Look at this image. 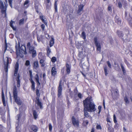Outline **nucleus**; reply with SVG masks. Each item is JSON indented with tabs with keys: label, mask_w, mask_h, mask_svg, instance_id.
Here are the masks:
<instances>
[{
	"label": "nucleus",
	"mask_w": 132,
	"mask_h": 132,
	"mask_svg": "<svg viewBox=\"0 0 132 132\" xmlns=\"http://www.w3.org/2000/svg\"><path fill=\"white\" fill-rule=\"evenodd\" d=\"M114 90H115V92H114V93H116L118 95H119V91H118V89H117L116 88V89H115Z\"/></svg>",
	"instance_id": "nucleus-48"
},
{
	"label": "nucleus",
	"mask_w": 132,
	"mask_h": 132,
	"mask_svg": "<svg viewBox=\"0 0 132 132\" xmlns=\"http://www.w3.org/2000/svg\"><path fill=\"white\" fill-rule=\"evenodd\" d=\"M80 72H81V73L82 74L83 76L84 77V78H86V75L85 74H84L81 71Z\"/></svg>",
	"instance_id": "nucleus-63"
},
{
	"label": "nucleus",
	"mask_w": 132,
	"mask_h": 132,
	"mask_svg": "<svg viewBox=\"0 0 132 132\" xmlns=\"http://www.w3.org/2000/svg\"><path fill=\"white\" fill-rule=\"evenodd\" d=\"M62 80L61 79L60 81L59 86L58 87V94L57 96L59 97L62 94Z\"/></svg>",
	"instance_id": "nucleus-10"
},
{
	"label": "nucleus",
	"mask_w": 132,
	"mask_h": 132,
	"mask_svg": "<svg viewBox=\"0 0 132 132\" xmlns=\"http://www.w3.org/2000/svg\"><path fill=\"white\" fill-rule=\"evenodd\" d=\"M78 92V90H77V88L76 87L75 88L74 90V93H75L76 95L77 94Z\"/></svg>",
	"instance_id": "nucleus-49"
},
{
	"label": "nucleus",
	"mask_w": 132,
	"mask_h": 132,
	"mask_svg": "<svg viewBox=\"0 0 132 132\" xmlns=\"http://www.w3.org/2000/svg\"><path fill=\"white\" fill-rule=\"evenodd\" d=\"M41 27L43 30H44L45 27V25H41Z\"/></svg>",
	"instance_id": "nucleus-60"
},
{
	"label": "nucleus",
	"mask_w": 132,
	"mask_h": 132,
	"mask_svg": "<svg viewBox=\"0 0 132 132\" xmlns=\"http://www.w3.org/2000/svg\"><path fill=\"white\" fill-rule=\"evenodd\" d=\"M88 123V120L84 121L83 122V124L84 126H86Z\"/></svg>",
	"instance_id": "nucleus-36"
},
{
	"label": "nucleus",
	"mask_w": 132,
	"mask_h": 132,
	"mask_svg": "<svg viewBox=\"0 0 132 132\" xmlns=\"http://www.w3.org/2000/svg\"><path fill=\"white\" fill-rule=\"evenodd\" d=\"M96 128L97 129L101 130L102 128L100 125H98L96 126Z\"/></svg>",
	"instance_id": "nucleus-39"
},
{
	"label": "nucleus",
	"mask_w": 132,
	"mask_h": 132,
	"mask_svg": "<svg viewBox=\"0 0 132 132\" xmlns=\"http://www.w3.org/2000/svg\"><path fill=\"white\" fill-rule=\"evenodd\" d=\"M33 114L34 119L36 120L38 117V114H37V111L35 110L33 111Z\"/></svg>",
	"instance_id": "nucleus-23"
},
{
	"label": "nucleus",
	"mask_w": 132,
	"mask_h": 132,
	"mask_svg": "<svg viewBox=\"0 0 132 132\" xmlns=\"http://www.w3.org/2000/svg\"><path fill=\"white\" fill-rule=\"evenodd\" d=\"M104 71L105 73V75L106 76L108 74L107 72V67L106 66L105 67H104Z\"/></svg>",
	"instance_id": "nucleus-35"
},
{
	"label": "nucleus",
	"mask_w": 132,
	"mask_h": 132,
	"mask_svg": "<svg viewBox=\"0 0 132 132\" xmlns=\"http://www.w3.org/2000/svg\"><path fill=\"white\" fill-rule=\"evenodd\" d=\"M39 67L38 62L37 61L34 62L33 64V67L36 69H37Z\"/></svg>",
	"instance_id": "nucleus-26"
},
{
	"label": "nucleus",
	"mask_w": 132,
	"mask_h": 132,
	"mask_svg": "<svg viewBox=\"0 0 132 132\" xmlns=\"http://www.w3.org/2000/svg\"><path fill=\"white\" fill-rule=\"evenodd\" d=\"M51 75L52 77H55L57 74V70L55 66L52 67L51 70Z\"/></svg>",
	"instance_id": "nucleus-14"
},
{
	"label": "nucleus",
	"mask_w": 132,
	"mask_h": 132,
	"mask_svg": "<svg viewBox=\"0 0 132 132\" xmlns=\"http://www.w3.org/2000/svg\"><path fill=\"white\" fill-rule=\"evenodd\" d=\"M56 60L57 59L56 57L53 56L52 57L51 59V61L53 63H54L56 61Z\"/></svg>",
	"instance_id": "nucleus-32"
},
{
	"label": "nucleus",
	"mask_w": 132,
	"mask_h": 132,
	"mask_svg": "<svg viewBox=\"0 0 132 132\" xmlns=\"http://www.w3.org/2000/svg\"><path fill=\"white\" fill-rule=\"evenodd\" d=\"M120 66L123 75H125L126 73V71L125 70L123 65L122 64H120Z\"/></svg>",
	"instance_id": "nucleus-28"
},
{
	"label": "nucleus",
	"mask_w": 132,
	"mask_h": 132,
	"mask_svg": "<svg viewBox=\"0 0 132 132\" xmlns=\"http://www.w3.org/2000/svg\"><path fill=\"white\" fill-rule=\"evenodd\" d=\"M46 83V79H43L42 82L41 83L42 85L43 86Z\"/></svg>",
	"instance_id": "nucleus-40"
},
{
	"label": "nucleus",
	"mask_w": 132,
	"mask_h": 132,
	"mask_svg": "<svg viewBox=\"0 0 132 132\" xmlns=\"http://www.w3.org/2000/svg\"><path fill=\"white\" fill-rule=\"evenodd\" d=\"M124 100L126 103V105L129 103V101L127 96H125L124 98Z\"/></svg>",
	"instance_id": "nucleus-30"
},
{
	"label": "nucleus",
	"mask_w": 132,
	"mask_h": 132,
	"mask_svg": "<svg viewBox=\"0 0 132 132\" xmlns=\"http://www.w3.org/2000/svg\"><path fill=\"white\" fill-rule=\"evenodd\" d=\"M9 37L11 38H13L14 35L13 34H10L9 35Z\"/></svg>",
	"instance_id": "nucleus-58"
},
{
	"label": "nucleus",
	"mask_w": 132,
	"mask_h": 132,
	"mask_svg": "<svg viewBox=\"0 0 132 132\" xmlns=\"http://www.w3.org/2000/svg\"><path fill=\"white\" fill-rule=\"evenodd\" d=\"M25 65L26 66H30V61L29 60H27L26 61L25 64Z\"/></svg>",
	"instance_id": "nucleus-33"
},
{
	"label": "nucleus",
	"mask_w": 132,
	"mask_h": 132,
	"mask_svg": "<svg viewBox=\"0 0 132 132\" xmlns=\"http://www.w3.org/2000/svg\"><path fill=\"white\" fill-rule=\"evenodd\" d=\"M44 59H40V63L41 64V67H44L45 65V64L44 63Z\"/></svg>",
	"instance_id": "nucleus-25"
},
{
	"label": "nucleus",
	"mask_w": 132,
	"mask_h": 132,
	"mask_svg": "<svg viewBox=\"0 0 132 132\" xmlns=\"http://www.w3.org/2000/svg\"><path fill=\"white\" fill-rule=\"evenodd\" d=\"M116 22L117 24H121V21L119 19H117Z\"/></svg>",
	"instance_id": "nucleus-38"
},
{
	"label": "nucleus",
	"mask_w": 132,
	"mask_h": 132,
	"mask_svg": "<svg viewBox=\"0 0 132 132\" xmlns=\"http://www.w3.org/2000/svg\"><path fill=\"white\" fill-rule=\"evenodd\" d=\"M4 4L3 2L0 0V7L2 9V12L3 14H4L5 17L6 16V6L5 5V3L4 2Z\"/></svg>",
	"instance_id": "nucleus-8"
},
{
	"label": "nucleus",
	"mask_w": 132,
	"mask_h": 132,
	"mask_svg": "<svg viewBox=\"0 0 132 132\" xmlns=\"http://www.w3.org/2000/svg\"><path fill=\"white\" fill-rule=\"evenodd\" d=\"M7 58L6 61L4 62V69L5 72V73L6 75L7 74V72L8 71V67L9 64L11 63L12 60L10 58L8 57H6Z\"/></svg>",
	"instance_id": "nucleus-6"
},
{
	"label": "nucleus",
	"mask_w": 132,
	"mask_h": 132,
	"mask_svg": "<svg viewBox=\"0 0 132 132\" xmlns=\"http://www.w3.org/2000/svg\"><path fill=\"white\" fill-rule=\"evenodd\" d=\"M80 72H81V73L82 74L83 76L84 77V78H86V75L85 74H84L81 71Z\"/></svg>",
	"instance_id": "nucleus-62"
},
{
	"label": "nucleus",
	"mask_w": 132,
	"mask_h": 132,
	"mask_svg": "<svg viewBox=\"0 0 132 132\" xmlns=\"http://www.w3.org/2000/svg\"><path fill=\"white\" fill-rule=\"evenodd\" d=\"M43 36L42 35H41L40 37L37 35V38L38 41V42H39L40 41H43Z\"/></svg>",
	"instance_id": "nucleus-24"
},
{
	"label": "nucleus",
	"mask_w": 132,
	"mask_h": 132,
	"mask_svg": "<svg viewBox=\"0 0 132 132\" xmlns=\"http://www.w3.org/2000/svg\"><path fill=\"white\" fill-rule=\"evenodd\" d=\"M3 110L1 108H0V113L1 115H2V112H3Z\"/></svg>",
	"instance_id": "nucleus-59"
},
{
	"label": "nucleus",
	"mask_w": 132,
	"mask_h": 132,
	"mask_svg": "<svg viewBox=\"0 0 132 132\" xmlns=\"http://www.w3.org/2000/svg\"><path fill=\"white\" fill-rule=\"evenodd\" d=\"M92 101V96H88L83 101L84 107V119L85 118H90V116L87 112H94L96 110V105Z\"/></svg>",
	"instance_id": "nucleus-1"
},
{
	"label": "nucleus",
	"mask_w": 132,
	"mask_h": 132,
	"mask_svg": "<svg viewBox=\"0 0 132 132\" xmlns=\"http://www.w3.org/2000/svg\"><path fill=\"white\" fill-rule=\"evenodd\" d=\"M18 49L19 52H21L25 55L27 54L26 47L24 45H22L21 47H20V45H19Z\"/></svg>",
	"instance_id": "nucleus-11"
},
{
	"label": "nucleus",
	"mask_w": 132,
	"mask_h": 132,
	"mask_svg": "<svg viewBox=\"0 0 132 132\" xmlns=\"http://www.w3.org/2000/svg\"><path fill=\"white\" fill-rule=\"evenodd\" d=\"M2 103L4 106H6V104L5 99V97L3 90H2Z\"/></svg>",
	"instance_id": "nucleus-16"
},
{
	"label": "nucleus",
	"mask_w": 132,
	"mask_h": 132,
	"mask_svg": "<svg viewBox=\"0 0 132 132\" xmlns=\"http://www.w3.org/2000/svg\"><path fill=\"white\" fill-rule=\"evenodd\" d=\"M18 92L16 87L15 85L14 86L13 92V99L15 102L18 105H22L21 108L25 106V105L22 104V102L20 99V98L18 96Z\"/></svg>",
	"instance_id": "nucleus-2"
},
{
	"label": "nucleus",
	"mask_w": 132,
	"mask_h": 132,
	"mask_svg": "<svg viewBox=\"0 0 132 132\" xmlns=\"http://www.w3.org/2000/svg\"><path fill=\"white\" fill-rule=\"evenodd\" d=\"M7 43L5 44V51L7 49Z\"/></svg>",
	"instance_id": "nucleus-57"
},
{
	"label": "nucleus",
	"mask_w": 132,
	"mask_h": 132,
	"mask_svg": "<svg viewBox=\"0 0 132 132\" xmlns=\"http://www.w3.org/2000/svg\"><path fill=\"white\" fill-rule=\"evenodd\" d=\"M49 129L50 131H51L52 130V127L51 123H49L48 124Z\"/></svg>",
	"instance_id": "nucleus-37"
},
{
	"label": "nucleus",
	"mask_w": 132,
	"mask_h": 132,
	"mask_svg": "<svg viewBox=\"0 0 132 132\" xmlns=\"http://www.w3.org/2000/svg\"><path fill=\"white\" fill-rule=\"evenodd\" d=\"M17 116L18 117L17 119L18 120L20 119L21 117V115L20 114H18L17 115Z\"/></svg>",
	"instance_id": "nucleus-56"
},
{
	"label": "nucleus",
	"mask_w": 132,
	"mask_h": 132,
	"mask_svg": "<svg viewBox=\"0 0 132 132\" xmlns=\"http://www.w3.org/2000/svg\"><path fill=\"white\" fill-rule=\"evenodd\" d=\"M47 51V56L49 57L50 54L51 52V49L49 46H47L46 48Z\"/></svg>",
	"instance_id": "nucleus-27"
},
{
	"label": "nucleus",
	"mask_w": 132,
	"mask_h": 132,
	"mask_svg": "<svg viewBox=\"0 0 132 132\" xmlns=\"http://www.w3.org/2000/svg\"><path fill=\"white\" fill-rule=\"evenodd\" d=\"M29 2V1L28 0H26L24 3V5L25 6Z\"/></svg>",
	"instance_id": "nucleus-55"
},
{
	"label": "nucleus",
	"mask_w": 132,
	"mask_h": 132,
	"mask_svg": "<svg viewBox=\"0 0 132 132\" xmlns=\"http://www.w3.org/2000/svg\"><path fill=\"white\" fill-rule=\"evenodd\" d=\"M81 36L84 39H85L86 38V35L85 32L83 31L82 32Z\"/></svg>",
	"instance_id": "nucleus-34"
},
{
	"label": "nucleus",
	"mask_w": 132,
	"mask_h": 132,
	"mask_svg": "<svg viewBox=\"0 0 132 132\" xmlns=\"http://www.w3.org/2000/svg\"><path fill=\"white\" fill-rule=\"evenodd\" d=\"M83 6L82 5H80L79 6V9L77 12V13L79 15H80L83 12Z\"/></svg>",
	"instance_id": "nucleus-18"
},
{
	"label": "nucleus",
	"mask_w": 132,
	"mask_h": 132,
	"mask_svg": "<svg viewBox=\"0 0 132 132\" xmlns=\"http://www.w3.org/2000/svg\"><path fill=\"white\" fill-rule=\"evenodd\" d=\"M1 118L3 121L4 122H5V116H3L1 117Z\"/></svg>",
	"instance_id": "nucleus-44"
},
{
	"label": "nucleus",
	"mask_w": 132,
	"mask_h": 132,
	"mask_svg": "<svg viewBox=\"0 0 132 132\" xmlns=\"http://www.w3.org/2000/svg\"><path fill=\"white\" fill-rule=\"evenodd\" d=\"M124 62L127 65V66L128 67H129V65H130L129 63V62H128L125 59L124 61Z\"/></svg>",
	"instance_id": "nucleus-50"
},
{
	"label": "nucleus",
	"mask_w": 132,
	"mask_h": 132,
	"mask_svg": "<svg viewBox=\"0 0 132 132\" xmlns=\"http://www.w3.org/2000/svg\"><path fill=\"white\" fill-rule=\"evenodd\" d=\"M36 95L37 96L36 97V101H35L36 103L37 104L38 106H39L41 109L43 108V104L40 101L39 98L40 97V94L39 93V90L38 89H36Z\"/></svg>",
	"instance_id": "nucleus-5"
},
{
	"label": "nucleus",
	"mask_w": 132,
	"mask_h": 132,
	"mask_svg": "<svg viewBox=\"0 0 132 132\" xmlns=\"http://www.w3.org/2000/svg\"><path fill=\"white\" fill-rule=\"evenodd\" d=\"M31 128L32 130L35 132H37L38 131V128L37 126L35 125H32L31 126Z\"/></svg>",
	"instance_id": "nucleus-21"
},
{
	"label": "nucleus",
	"mask_w": 132,
	"mask_h": 132,
	"mask_svg": "<svg viewBox=\"0 0 132 132\" xmlns=\"http://www.w3.org/2000/svg\"><path fill=\"white\" fill-rule=\"evenodd\" d=\"M98 109L99 110V111L98 113L99 114L101 112L102 109V106H101L99 105L98 106Z\"/></svg>",
	"instance_id": "nucleus-46"
},
{
	"label": "nucleus",
	"mask_w": 132,
	"mask_h": 132,
	"mask_svg": "<svg viewBox=\"0 0 132 132\" xmlns=\"http://www.w3.org/2000/svg\"><path fill=\"white\" fill-rule=\"evenodd\" d=\"M107 63L108 65V67L110 68H111V65L109 62V61H108L106 62Z\"/></svg>",
	"instance_id": "nucleus-51"
},
{
	"label": "nucleus",
	"mask_w": 132,
	"mask_h": 132,
	"mask_svg": "<svg viewBox=\"0 0 132 132\" xmlns=\"http://www.w3.org/2000/svg\"><path fill=\"white\" fill-rule=\"evenodd\" d=\"M46 75L45 73H44L43 75V79H46L45 78Z\"/></svg>",
	"instance_id": "nucleus-61"
},
{
	"label": "nucleus",
	"mask_w": 132,
	"mask_h": 132,
	"mask_svg": "<svg viewBox=\"0 0 132 132\" xmlns=\"http://www.w3.org/2000/svg\"><path fill=\"white\" fill-rule=\"evenodd\" d=\"M113 121L115 123H117V121L116 119V117L114 114L113 115Z\"/></svg>",
	"instance_id": "nucleus-41"
},
{
	"label": "nucleus",
	"mask_w": 132,
	"mask_h": 132,
	"mask_svg": "<svg viewBox=\"0 0 132 132\" xmlns=\"http://www.w3.org/2000/svg\"><path fill=\"white\" fill-rule=\"evenodd\" d=\"M78 97L80 98H82V94L80 93H79L78 94Z\"/></svg>",
	"instance_id": "nucleus-43"
},
{
	"label": "nucleus",
	"mask_w": 132,
	"mask_h": 132,
	"mask_svg": "<svg viewBox=\"0 0 132 132\" xmlns=\"http://www.w3.org/2000/svg\"><path fill=\"white\" fill-rule=\"evenodd\" d=\"M117 33L118 36L119 37L122 38L123 37V34L122 31L118 30L117 31Z\"/></svg>",
	"instance_id": "nucleus-22"
},
{
	"label": "nucleus",
	"mask_w": 132,
	"mask_h": 132,
	"mask_svg": "<svg viewBox=\"0 0 132 132\" xmlns=\"http://www.w3.org/2000/svg\"><path fill=\"white\" fill-rule=\"evenodd\" d=\"M29 72L30 76V78H29V80L31 84V89L32 90L34 91L35 89V83L32 79L33 76L32 72L31 70H29Z\"/></svg>",
	"instance_id": "nucleus-7"
},
{
	"label": "nucleus",
	"mask_w": 132,
	"mask_h": 132,
	"mask_svg": "<svg viewBox=\"0 0 132 132\" xmlns=\"http://www.w3.org/2000/svg\"><path fill=\"white\" fill-rule=\"evenodd\" d=\"M65 71L67 72V74H69L71 71V66L70 64H69L68 63H66L65 64Z\"/></svg>",
	"instance_id": "nucleus-13"
},
{
	"label": "nucleus",
	"mask_w": 132,
	"mask_h": 132,
	"mask_svg": "<svg viewBox=\"0 0 132 132\" xmlns=\"http://www.w3.org/2000/svg\"><path fill=\"white\" fill-rule=\"evenodd\" d=\"M94 129V128H93L91 130V131L90 132H95Z\"/></svg>",
	"instance_id": "nucleus-64"
},
{
	"label": "nucleus",
	"mask_w": 132,
	"mask_h": 132,
	"mask_svg": "<svg viewBox=\"0 0 132 132\" xmlns=\"http://www.w3.org/2000/svg\"><path fill=\"white\" fill-rule=\"evenodd\" d=\"M108 10L109 11H110L111 12H112L111 6L109 5L108 7Z\"/></svg>",
	"instance_id": "nucleus-54"
},
{
	"label": "nucleus",
	"mask_w": 132,
	"mask_h": 132,
	"mask_svg": "<svg viewBox=\"0 0 132 132\" xmlns=\"http://www.w3.org/2000/svg\"><path fill=\"white\" fill-rule=\"evenodd\" d=\"M94 42L96 46V47L97 51H98L100 52L101 51V46L100 43L98 41L97 38L95 37L94 38Z\"/></svg>",
	"instance_id": "nucleus-9"
},
{
	"label": "nucleus",
	"mask_w": 132,
	"mask_h": 132,
	"mask_svg": "<svg viewBox=\"0 0 132 132\" xmlns=\"http://www.w3.org/2000/svg\"><path fill=\"white\" fill-rule=\"evenodd\" d=\"M51 39L49 41V46L50 47L53 46L54 43V39L53 35L50 36Z\"/></svg>",
	"instance_id": "nucleus-17"
},
{
	"label": "nucleus",
	"mask_w": 132,
	"mask_h": 132,
	"mask_svg": "<svg viewBox=\"0 0 132 132\" xmlns=\"http://www.w3.org/2000/svg\"><path fill=\"white\" fill-rule=\"evenodd\" d=\"M5 128L1 125L0 124V132H3Z\"/></svg>",
	"instance_id": "nucleus-31"
},
{
	"label": "nucleus",
	"mask_w": 132,
	"mask_h": 132,
	"mask_svg": "<svg viewBox=\"0 0 132 132\" xmlns=\"http://www.w3.org/2000/svg\"><path fill=\"white\" fill-rule=\"evenodd\" d=\"M71 120L72 123L74 126H76L78 127L79 125V122L78 120H76L74 116H72L71 118Z\"/></svg>",
	"instance_id": "nucleus-12"
},
{
	"label": "nucleus",
	"mask_w": 132,
	"mask_h": 132,
	"mask_svg": "<svg viewBox=\"0 0 132 132\" xmlns=\"http://www.w3.org/2000/svg\"><path fill=\"white\" fill-rule=\"evenodd\" d=\"M24 21V19H22L21 20H20L19 21V24H23Z\"/></svg>",
	"instance_id": "nucleus-45"
},
{
	"label": "nucleus",
	"mask_w": 132,
	"mask_h": 132,
	"mask_svg": "<svg viewBox=\"0 0 132 132\" xmlns=\"http://www.w3.org/2000/svg\"><path fill=\"white\" fill-rule=\"evenodd\" d=\"M44 56H43L42 55V52H40L38 54V57L39 59H42L44 58Z\"/></svg>",
	"instance_id": "nucleus-29"
},
{
	"label": "nucleus",
	"mask_w": 132,
	"mask_h": 132,
	"mask_svg": "<svg viewBox=\"0 0 132 132\" xmlns=\"http://www.w3.org/2000/svg\"><path fill=\"white\" fill-rule=\"evenodd\" d=\"M19 68V64L18 62H17L14 66V75L15 76H16V80L17 81V86L18 87H19L20 86V76L19 73L18 74V72Z\"/></svg>",
	"instance_id": "nucleus-3"
},
{
	"label": "nucleus",
	"mask_w": 132,
	"mask_h": 132,
	"mask_svg": "<svg viewBox=\"0 0 132 132\" xmlns=\"http://www.w3.org/2000/svg\"><path fill=\"white\" fill-rule=\"evenodd\" d=\"M109 126L108 127V132H114V128L110 126L108 123L107 124Z\"/></svg>",
	"instance_id": "nucleus-19"
},
{
	"label": "nucleus",
	"mask_w": 132,
	"mask_h": 132,
	"mask_svg": "<svg viewBox=\"0 0 132 132\" xmlns=\"http://www.w3.org/2000/svg\"><path fill=\"white\" fill-rule=\"evenodd\" d=\"M11 27L12 28L13 30L16 31V26H14V25H10Z\"/></svg>",
	"instance_id": "nucleus-47"
},
{
	"label": "nucleus",
	"mask_w": 132,
	"mask_h": 132,
	"mask_svg": "<svg viewBox=\"0 0 132 132\" xmlns=\"http://www.w3.org/2000/svg\"><path fill=\"white\" fill-rule=\"evenodd\" d=\"M9 3V5L12 8V0H8Z\"/></svg>",
	"instance_id": "nucleus-52"
},
{
	"label": "nucleus",
	"mask_w": 132,
	"mask_h": 132,
	"mask_svg": "<svg viewBox=\"0 0 132 132\" xmlns=\"http://www.w3.org/2000/svg\"><path fill=\"white\" fill-rule=\"evenodd\" d=\"M118 7L119 8H120L122 7V3L120 2H119L118 3Z\"/></svg>",
	"instance_id": "nucleus-53"
},
{
	"label": "nucleus",
	"mask_w": 132,
	"mask_h": 132,
	"mask_svg": "<svg viewBox=\"0 0 132 132\" xmlns=\"http://www.w3.org/2000/svg\"><path fill=\"white\" fill-rule=\"evenodd\" d=\"M40 19L45 25H46L47 24V19L44 16H40Z\"/></svg>",
	"instance_id": "nucleus-20"
},
{
	"label": "nucleus",
	"mask_w": 132,
	"mask_h": 132,
	"mask_svg": "<svg viewBox=\"0 0 132 132\" xmlns=\"http://www.w3.org/2000/svg\"><path fill=\"white\" fill-rule=\"evenodd\" d=\"M27 47L29 49V52L31 54L32 57H35L37 55L36 52L35 50V47L32 45H31L30 42H28L27 44Z\"/></svg>",
	"instance_id": "nucleus-4"
},
{
	"label": "nucleus",
	"mask_w": 132,
	"mask_h": 132,
	"mask_svg": "<svg viewBox=\"0 0 132 132\" xmlns=\"http://www.w3.org/2000/svg\"><path fill=\"white\" fill-rule=\"evenodd\" d=\"M35 79L37 84V87L38 88L40 86V83L39 81V75L37 74L36 75Z\"/></svg>",
	"instance_id": "nucleus-15"
},
{
	"label": "nucleus",
	"mask_w": 132,
	"mask_h": 132,
	"mask_svg": "<svg viewBox=\"0 0 132 132\" xmlns=\"http://www.w3.org/2000/svg\"><path fill=\"white\" fill-rule=\"evenodd\" d=\"M115 125L114 126V128L116 129H117L118 128L119 126V125L117 123H115Z\"/></svg>",
	"instance_id": "nucleus-42"
}]
</instances>
